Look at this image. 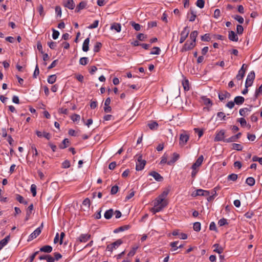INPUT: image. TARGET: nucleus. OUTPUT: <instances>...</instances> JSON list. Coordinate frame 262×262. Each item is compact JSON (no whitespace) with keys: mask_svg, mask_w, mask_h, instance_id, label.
Wrapping results in <instances>:
<instances>
[{"mask_svg":"<svg viewBox=\"0 0 262 262\" xmlns=\"http://www.w3.org/2000/svg\"><path fill=\"white\" fill-rule=\"evenodd\" d=\"M169 190L164 191L155 200L154 202V207L151 208V211L155 214L157 212L161 211L167 205V201L166 198L169 193Z\"/></svg>","mask_w":262,"mask_h":262,"instance_id":"f257e3e1","label":"nucleus"},{"mask_svg":"<svg viewBox=\"0 0 262 262\" xmlns=\"http://www.w3.org/2000/svg\"><path fill=\"white\" fill-rule=\"evenodd\" d=\"M146 163V161L142 159V156H139L137 159V162H136V170L137 171L142 170L144 168Z\"/></svg>","mask_w":262,"mask_h":262,"instance_id":"f03ea898","label":"nucleus"},{"mask_svg":"<svg viewBox=\"0 0 262 262\" xmlns=\"http://www.w3.org/2000/svg\"><path fill=\"white\" fill-rule=\"evenodd\" d=\"M255 78V73L254 71L250 72L247 76L246 83H245V87L248 88L251 86L253 83V80Z\"/></svg>","mask_w":262,"mask_h":262,"instance_id":"7ed1b4c3","label":"nucleus"},{"mask_svg":"<svg viewBox=\"0 0 262 262\" xmlns=\"http://www.w3.org/2000/svg\"><path fill=\"white\" fill-rule=\"evenodd\" d=\"M225 130L222 129L217 132L214 138V141H224L225 142Z\"/></svg>","mask_w":262,"mask_h":262,"instance_id":"20e7f679","label":"nucleus"},{"mask_svg":"<svg viewBox=\"0 0 262 262\" xmlns=\"http://www.w3.org/2000/svg\"><path fill=\"white\" fill-rule=\"evenodd\" d=\"M189 136L186 132L180 134V142L179 144L181 146H184L188 141Z\"/></svg>","mask_w":262,"mask_h":262,"instance_id":"39448f33","label":"nucleus"},{"mask_svg":"<svg viewBox=\"0 0 262 262\" xmlns=\"http://www.w3.org/2000/svg\"><path fill=\"white\" fill-rule=\"evenodd\" d=\"M43 227V223L41 224V226L35 230L29 236L28 241H31L34 238H35L38 236L41 233Z\"/></svg>","mask_w":262,"mask_h":262,"instance_id":"423d86ee","label":"nucleus"},{"mask_svg":"<svg viewBox=\"0 0 262 262\" xmlns=\"http://www.w3.org/2000/svg\"><path fill=\"white\" fill-rule=\"evenodd\" d=\"M195 46L194 41L189 42L187 41L181 49V52H184L192 49Z\"/></svg>","mask_w":262,"mask_h":262,"instance_id":"0eeeda50","label":"nucleus"},{"mask_svg":"<svg viewBox=\"0 0 262 262\" xmlns=\"http://www.w3.org/2000/svg\"><path fill=\"white\" fill-rule=\"evenodd\" d=\"M189 33V30H188V27H185L183 29V30L181 33V37L180 38V43H183L185 40V39L188 37Z\"/></svg>","mask_w":262,"mask_h":262,"instance_id":"6e6552de","label":"nucleus"},{"mask_svg":"<svg viewBox=\"0 0 262 262\" xmlns=\"http://www.w3.org/2000/svg\"><path fill=\"white\" fill-rule=\"evenodd\" d=\"M149 175L152 176L158 182H161L163 180V178L155 171L150 172Z\"/></svg>","mask_w":262,"mask_h":262,"instance_id":"1a4fd4ad","label":"nucleus"},{"mask_svg":"<svg viewBox=\"0 0 262 262\" xmlns=\"http://www.w3.org/2000/svg\"><path fill=\"white\" fill-rule=\"evenodd\" d=\"M230 97V94L225 91L219 93V98L221 101H223L226 98H229Z\"/></svg>","mask_w":262,"mask_h":262,"instance_id":"9d476101","label":"nucleus"},{"mask_svg":"<svg viewBox=\"0 0 262 262\" xmlns=\"http://www.w3.org/2000/svg\"><path fill=\"white\" fill-rule=\"evenodd\" d=\"M91 237V235L89 234H82L78 237V240L81 243L86 242Z\"/></svg>","mask_w":262,"mask_h":262,"instance_id":"9b49d317","label":"nucleus"},{"mask_svg":"<svg viewBox=\"0 0 262 262\" xmlns=\"http://www.w3.org/2000/svg\"><path fill=\"white\" fill-rule=\"evenodd\" d=\"M52 249L53 248L52 246L50 245H45L41 247L39 251L49 253L52 252Z\"/></svg>","mask_w":262,"mask_h":262,"instance_id":"f8f14e48","label":"nucleus"},{"mask_svg":"<svg viewBox=\"0 0 262 262\" xmlns=\"http://www.w3.org/2000/svg\"><path fill=\"white\" fill-rule=\"evenodd\" d=\"M228 38L230 40L236 42L238 40L237 35L233 31H230L229 32Z\"/></svg>","mask_w":262,"mask_h":262,"instance_id":"ddd939ff","label":"nucleus"},{"mask_svg":"<svg viewBox=\"0 0 262 262\" xmlns=\"http://www.w3.org/2000/svg\"><path fill=\"white\" fill-rule=\"evenodd\" d=\"M172 156V158L167 162V164L169 165H171L174 164L180 158L179 155L176 152H174Z\"/></svg>","mask_w":262,"mask_h":262,"instance_id":"4468645a","label":"nucleus"},{"mask_svg":"<svg viewBox=\"0 0 262 262\" xmlns=\"http://www.w3.org/2000/svg\"><path fill=\"white\" fill-rule=\"evenodd\" d=\"M111 29L114 30L117 32H120L121 30V24L119 23H114L111 25Z\"/></svg>","mask_w":262,"mask_h":262,"instance_id":"2eb2a0df","label":"nucleus"},{"mask_svg":"<svg viewBox=\"0 0 262 262\" xmlns=\"http://www.w3.org/2000/svg\"><path fill=\"white\" fill-rule=\"evenodd\" d=\"M33 209H34L33 204H30L29 206V207L27 209V210L26 216L25 218L26 221H28L29 220V219L30 218V215L32 213V211L33 210Z\"/></svg>","mask_w":262,"mask_h":262,"instance_id":"dca6fc26","label":"nucleus"},{"mask_svg":"<svg viewBox=\"0 0 262 262\" xmlns=\"http://www.w3.org/2000/svg\"><path fill=\"white\" fill-rule=\"evenodd\" d=\"M64 5L66 7L72 10L74 8L75 6L73 0H67Z\"/></svg>","mask_w":262,"mask_h":262,"instance_id":"f3484780","label":"nucleus"},{"mask_svg":"<svg viewBox=\"0 0 262 262\" xmlns=\"http://www.w3.org/2000/svg\"><path fill=\"white\" fill-rule=\"evenodd\" d=\"M89 42H90V38L88 37L87 38H86L83 43V45H82V50L84 51V52H87L89 51Z\"/></svg>","mask_w":262,"mask_h":262,"instance_id":"a211bd4d","label":"nucleus"},{"mask_svg":"<svg viewBox=\"0 0 262 262\" xmlns=\"http://www.w3.org/2000/svg\"><path fill=\"white\" fill-rule=\"evenodd\" d=\"M213 247L214 248L213 251L219 254H221L223 252V248L220 246L219 244H215L213 245Z\"/></svg>","mask_w":262,"mask_h":262,"instance_id":"6ab92c4d","label":"nucleus"},{"mask_svg":"<svg viewBox=\"0 0 262 262\" xmlns=\"http://www.w3.org/2000/svg\"><path fill=\"white\" fill-rule=\"evenodd\" d=\"M10 239V236H6L4 239L0 241V250L6 246Z\"/></svg>","mask_w":262,"mask_h":262,"instance_id":"aec40b11","label":"nucleus"},{"mask_svg":"<svg viewBox=\"0 0 262 262\" xmlns=\"http://www.w3.org/2000/svg\"><path fill=\"white\" fill-rule=\"evenodd\" d=\"M245 101V99L242 96H236L234 98V102L237 105L242 104Z\"/></svg>","mask_w":262,"mask_h":262,"instance_id":"412c9836","label":"nucleus"},{"mask_svg":"<svg viewBox=\"0 0 262 262\" xmlns=\"http://www.w3.org/2000/svg\"><path fill=\"white\" fill-rule=\"evenodd\" d=\"M114 214V210L113 209H110L105 211L104 214V217L107 219H110Z\"/></svg>","mask_w":262,"mask_h":262,"instance_id":"4be33fe9","label":"nucleus"},{"mask_svg":"<svg viewBox=\"0 0 262 262\" xmlns=\"http://www.w3.org/2000/svg\"><path fill=\"white\" fill-rule=\"evenodd\" d=\"M245 70H243V68H241L236 76V78L237 80H241L245 76Z\"/></svg>","mask_w":262,"mask_h":262,"instance_id":"5701e85b","label":"nucleus"},{"mask_svg":"<svg viewBox=\"0 0 262 262\" xmlns=\"http://www.w3.org/2000/svg\"><path fill=\"white\" fill-rule=\"evenodd\" d=\"M188 16L190 21H193L196 17L195 13L191 8L190 9V14L188 13Z\"/></svg>","mask_w":262,"mask_h":262,"instance_id":"b1692460","label":"nucleus"},{"mask_svg":"<svg viewBox=\"0 0 262 262\" xmlns=\"http://www.w3.org/2000/svg\"><path fill=\"white\" fill-rule=\"evenodd\" d=\"M129 228V225H124L123 226H121L117 229H116L114 231V233H118L119 232H122L125 230H126Z\"/></svg>","mask_w":262,"mask_h":262,"instance_id":"393cba45","label":"nucleus"},{"mask_svg":"<svg viewBox=\"0 0 262 262\" xmlns=\"http://www.w3.org/2000/svg\"><path fill=\"white\" fill-rule=\"evenodd\" d=\"M252 106H250V108H243L239 110V113L240 115L245 116L246 115V113L247 112H250L251 111V108Z\"/></svg>","mask_w":262,"mask_h":262,"instance_id":"a878e982","label":"nucleus"},{"mask_svg":"<svg viewBox=\"0 0 262 262\" xmlns=\"http://www.w3.org/2000/svg\"><path fill=\"white\" fill-rule=\"evenodd\" d=\"M255 183V179L253 177H248L246 180V183L250 186H253Z\"/></svg>","mask_w":262,"mask_h":262,"instance_id":"bb28decb","label":"nucleus"},{"mask_svg":"<svg viewBox=\"0 0 262 262\" xmlns=\"http://www.w3.org/2000/svg\"><path fill=\"white\" fill-rule=\"evenodd\" d=\"M69 140L68 139H64L62 142V144H60L59 146L61 149H64L67 148L69 144Z\"/></svg>","mask_w":262,"mask_h":262,"instance_id":"cd10ccee","label":"nucleus"},{"mask_svg":"<svg viewBox=\"0 0 262 262\" xmlns=\"http://www.w3.org/2000/svg\"><path fill=\"white\" fill-rule=\"evenodd\" d=\"M198 35V32L197 31H192L190 35V38L191 39V41H194L195 43L196 38Z\"/></svg>","mask_w":262,"mask_h":262,"instance_id":"c85d7f7f","label":"nucleus"},{"mask_svg":"<svg viewBox=\"0 0 262 262\" xmlns=\"http://www.w3.org/2000/svg\"><path fill=\"white\" fill-rule=\"evenodd\" d=\"M148 126L150 129L155 130L157 129L158 127V124L156 121H152L151 123H148Z\"/></svg>","mask_w":262,"mask_h":262,"instance_id":"c756f323","label":"nucleus"},{"mask_svg":"<svg viewBox=\"0 0 262 262\" xmlns=\"http://www.w3.org/2000/svg\"><path fill=\"white\" fill-rule=\"evenodd\" d=\"M122 244V241L120 239H118L116 242L113 243L111 245L114 249H117L121 244Z\"/></svg>","mask_w":262,"mask_h":262,"instance_id":"7c9ffc66","label":"nucleus"},{"mask_svg":"<svg viewBox=\"0 0 262 262\" xmlns=\"http://www.w3.org/2000/svg\"><path fill=\"white\" fill-rule=\"evenodd\" d=\"M56 80V75H52L49 76L48 78V82L50 84L54 83Z\"/></svg>","mask_w":262,"mask_h":262,"instance_id":"2f4dec72","label":"nucleus"},{"mask_svg":"<svg viewBox=\"0 0 262 262\" xmlns=\"http://www.w3.org/2000/svg\"><path fill=\"white\" fill-rule=\"evenodd\" d=\"M101 47H102L101 43H100L99 42H97L94 47V49H93L94 52L95 53L99 52V51L100 50Z\"/></svg>","mask_w":262,"mask_h":262,"instance_id":"473e14b6","label":"nucleus"},{"mask_svg":"<svg viewBox=\"0 0 262 262\" xmlns=\"http://www.w3.org/2000/svg\"><path fill=\"white\" fill-rule=\"evenodd\" d=\"M237 177H238L237 174H234V173H232L231 174H229L228 176L227 179L228 180L235 181L237 180Z\"/></svg>","mask_w":262,"mask_h":262,"instance_id":"72a5a7b5","label":"nucleus"},{"mask_svg":"<svg viewBox=\"0 0 262 262\" xmlns=\"http://www.w3.org/2000/svg\"><path fill=\"white\" fill-rule=\"evenodd\" d=\"M232 149L236 150H242L243 149V146L239 144L233 143L232 144Z\"/></svg>","mask_w":262,"mask_h":262,"instance_id":"f704fd0d","label":"nucleus"},{"mask_svg":"<svg viewBox=\"0 0 262 262\" xmlns=\"http://www.w3.org/2000/svg\"><path fill=\"white\" fill-rule=\"evenodd\" d=\"M160 49L159 47H154L150 54L152 55H159L160 54Z\"/></svg>","mask_w":262,"mask_h":262,"instance_id":"c9c22d12","label":"nucleus"},{"mask_svg":"<svg viewBox=\"0 0 262 262\" xmlns=\"http://www.w3.org/2000/svg\"><path fill=\"white\" fill-rule=\"evenodd\" d=\"M193 229L195 231H199L201 230V223L200 222H195L193 224Z\"/></svg>","mask_w":262,"mask_h":262,"instance_id":"e433bc0d","label":"nucleus"},{"mask_svg":"<svg viewBox=\"0 0 262 262\" xmlns=\"http://www.w3.org/2000/svg\"><path fill=\"white\" fill-rule=\"evenodd\" d=\"M204 0H197L196 2V5L200 8H203L204 7Z\"/></svg>","mask_w":262,"mask_h":262,"instance_id":"4c0bfd02","label":"nucleus"},{"mask_svg":"<svg viewBox=\"0 0 262 262\" xmlns=\"http://www.w3.org/2000/svg\"><path fill=\"white\" fill-rule=\"evenodd\" d=\"M31 148L33 152V157L38 156V151L34 144L31 145Z\"/></svg>","mask_w":262,"mask_h":262,"instance_id":"58836bf2","label":"nucleus"},{"mask_svg":"<svg viewBox=\"0 0 262 262\" xmlns=\"http://www.w3.org/2000/svg\"><path fill=\"white\" fill-rule=\"evenodd\" d=\"M211 39L209 34H205L201 36V40L204 41H209Z\"/></svg>","mask_w":262,"mask_h":262,"instance_id":"ea45409f","label":"nucleus"},{"mask_svg":"<svg viewBox=\"0 0 262 262\" xmlns=\"http://www.w3.org/2000/svg\"><path fill=\"white\" fill-rule=\"evenodd\" d=\"M88 62V57H82L79 60V63L81 65L85 66Z\"/></svg>","mask_w":262,"mask_h":262,"instance_id":"a19ab883","label":"nucleus"},{"mask_svg":"<svg viewBox=\"0 0 262 262\" xmlns=\"http://www.w3.org/2000/svg\"><path fill=\"white\" fill-rule=\"evenodd\" d=\"M71 119L73 122H75L80 120V116L79 115L74 114L71 116Z\"/></svg>","mask_w":262,"mask_h":262,"instance_id":"79ce46f5","label":"nucleus"},{"mask_svg":"<svg viewBox=\"0 0 262 262\" xmlns=\"http://www.w3.org/2000/svg\"><path fill=\"white\" fill-rule=\"evenodd\" d=\"M218 224L220 226H223L228 224V222L226 219L222 218L219 221Z\"/></svg>","mask_w":262,"mask_h":262,"instance_id":"37998d69","label":"nucleus"},{"mask_svg":"<svg viewBox=\"0 0 262 262\" xmlns=\"http://www.w3.org/2000/svg\"><path fill=\"white\" fill-rule=\"evenodd\" d=\"M31 191L33 196H35L36 195V186L35 184H32L31 186Z\"/></svg>","mask_w":262,"mask_h":262,"instance_id":"c03bdc74","label":"nucleus"},{"mask_svg":"<svg viewBox=\"0 0 262 262\" xmlns=\"http://www.w3.org/2000/svg\"><path fill=\"white\" fill-rule=\"evenodd\" d=\"M132 26L134 27V29L136 31H140L141 29V26L139 24H136L135 22H131Z\"/></svg>","mask_w":262,"mask_h":262,"instance_id":"a18cd8bd","label":"nucleus"},{"mask_svg":"<svg viewBox=\"0 0 262 262\" xmlns=\"http://www.w3.org/2000/svg\"><path fill=\"white\" fill-rule=\"evenodd\" d=\"M233 18L240 24H243L244 23V18L240 15H236L233 16Z\"/></svg>","mask_w":262,"mask_h":262,"instance_id":"49530a36","label":"nucleus"},{"mask_svg":"<svg viewBox=\"0 0 262 262\" xmlns=\"http://www.w3.org/2000/svg\"><path fill=\"white\" fill-rule=\"evenodd\" d=\"M98 24H99V20H96L93 22V23L92 24H91V25H90L88 27V28L90 29L96 28L98 27Z\"/></svg>","mask_w":262,"mask_h":262,"instance_id":"de8ad7c7","label":"nucleus"},{"mask_svg":"<svg viewBox=\"0 0 262 262\" xmlns=\"http://www.w3.org/2000/svg\"><path fill=\"white\" fill-rule=\"evenodd\" d=\"M52 37L54 39H56L59 35V32L54 29H52Z\"/></svg>","mask_w":262,"mask_h":262,"instance_id":"09e8293b","label":"nucleus"},{"mask_svg":"<svg viewBox=\"0 0 262 262\" xmlns=\"http://www.w3.org/2000/svg\"><path fill=\"white\" fill-rule=\"evenodd\" d=\"M203 160H204V157L203 155H201L195 161V163L201 166L203 162Z\"/></svg>","mask_w":262,"mask_h":262,"instance_id":"8fccbe9b","label":"nucleus"},{"mask_svg":"<svg viewBox=\"0 0 262 262\" xmlns=\"http://www.w3.org/2000/svg\"><path fill=\"white\" fill-rule=\"evenodd\" d=\"M244 31V28L242 25H238L236 26V31L237 33L239 34H241L243 33Z\"/></svg>","mask_w":262,"mask_h":262,"instance_id":"3c124183","label":"nucleus"},{"mask_svg":"<svg viewBox=\"0 0 262 262\" xmlns=\"http://www.w3.org/2000/svg\"><path fill=\"white\" fill-rule=\"evenodd\" d=\"M118 189H119V187L118 186L115 185V186H113L111 188V194H115L118 192Z\"/></svg>","mask_w":262,"mask_h":262,"instance_id":"603ef678","label":"nucleus"},{"mask_svg":"<svg viewBox=\"0 0 262 262\" xmlns=\"http://www.w3.org/2000/svg\"><path fill=\"white\" fill-rule=\"evenodd\" d=\"M262 93V84L260 85V86L258 88V89L256 90L255 94V98H256L258 96Z\"/></svg>","mask_w":262,"mask_h":262,"instance_id":"864d4df0","label":"nucleus"},{"mask_svg":"<svg viewBox=\"0 0 262 262\" xmlns=\"http://www.w3.org/2000/svg\"><path fill=\"white\" fill-rule=\"evenodd\" d=\"M237 140L236 139L234 136H232V137L227 138L226 140H225V142L227 143H230V142H233L234 141H236Z\"/></svg>","mask_w":262,"mask_h":262,"instance_id":"5fc2aeb1","label":"nucleus"},{"mask_svg":"<svg viewBox=\"0 0 262 262\" xmlns=\"http://www.w3.org/2000/svg\"><path fill=\"white\" fill-rule=\"evenodd\" d=\"M82 204L84 206H87L88 207H90L91 205L90 200L89 198L85 199L82 202Z\"/></svg>","mask_w":262,"mask_h":262,"instance_id":"6e6d98bb","label":"nucleus"},{"mask_svg":"<svg viewBox=\"0 0 262 262\" xmlns=\"http://www.w3.org/2000/svg\"><path fill=\"white\" fill-rule=\"evenodd\" d=\"M203 100L204 103L205 105L210 104V105H212V102L209 98L204 97L203 98Z\"/></svg>","mask_w":262,"mask_h":262,"instance_id":"4d7b16f0","label":"nucleus"},{"mask_svg":"<svg viewBox=\"0 0 262 262\" xmlns=\"http://www.w3.org/2000/svg\"><path fill=\"white\" fill-rule=\"evenodd\" d=\"M39 251L35 252L32 255L29 257V262H33L35 256L39 253Z\"/></svg>","mask_w":262,"mask_h":262,"instance_id":"13d9d810","label":"nucleus"},{"mask_svg":"<svg viewBox=\"0 0 262 262\" xmlns=\"http://www.w3.org/2000/svg\"><path fill=\"white\" fill-rule=\"evenodd\" d=\"M62 167L68 168L70 167V162L68 160L64 161L62 164Z\"/></svg>","mask_w":262,"mask_h":262,"instance_id":"bf43d9fd","label":"nucleus"},{"mask_svg":"<svg viewBox=\"0 0 262 262\" xmlns=\"http://www.w3.org/2000/svg\"><path fill=\"white\" fill-rule=\"evenodd\" d=\"M39 74V68L38 67V65L36 64V66L35 67V69L34 73H33V77L36 78L37 77V76Z\"/></svg>","mask_w":262,"mask_h":262,"instance_id":"052dcab7","label":"nucleus"},{"mask_svg":"<svg viewBox=\"0 0 262 262\" xmlns=\"http://www.w3.org/2000/svg\"><path fill=\"white\" fill-rule=\"evenodd\" d=\"M221 11L219 9H216L215 10L214 12L213 16L215 18H218L220 16Z\"/></svg>","mask_w":262,"mask_h":262,"instance_id":"680f3d73","label":"nucleus"},{"mask_svg":"<svg viewBox=\"0 0 262 262\" xmlns=\"http://www.w3.org/2000/svg\"><path fill=\"white\" fill-rule=\"evenodd\" d=\"M167 156L165 154H164L162 157L161 160L160 161V164H165L166 163H167L168 161H167Z\"/></svg>","mask_w":262,"mask_h":262,"instance_id":"e2e57ef3","label":"nucleus"},{"mask_svg":"<svg viewBox=\"0 0 262 262\" xmlns=\"http://www.w3.org/2000/svg\"><path fill=\"white\" fill-rule=\"evenodd\" d=\"M16 199L17 201H18L20 203H24V198L20 195V194H16Z\"/></svg>","mask_w":262,"mask_h":262,"instance_id":"0e129e2a","label":"nucleus"},{"mask_svg":"<svg viewBox=\"0 0 262 262\" xmlns=\"http://www.w3.org/2000/svg\"><path fill=\"white\" fill-rule=\"evenodd\" d=\"M38 10L40 15L43 16L45 15V13L43 11V7L41 5H40L38 6Z\"/></svg>","mask_w":262,"mask_h":262,"instance_id":"69168bd1","label":"nucleus"},{"mask_svg":"<svg viewBox=\"0 0 262 262\" xmlns=\"http://www.w3.org/2000/svg\"><path fill=\"white\" fill-rule=\"evenodd\" d=\"M48 46H49L50 48H51V49H55L56 47V42L51 41V42H49L48 43Z\"/></svg>","mask_w":262,"mask_h":262,"instance_id":"338daca9","label":"nucleus"},{"mask_svg":"<svg viewBox=\"0 0 262 262\" xmlns=\"http://www.w3.org/2000/svg\"><path fill=\"white\" fill-rule=\"evenodd\" d=\"M146 35H145L144 34L140 33L137 36V38L141 41H143L146 38Z\"/></svg>","mask_w":262,"mask_h":262,"instance_id":"774afa93","label":"nucleus"}]
</instances>
